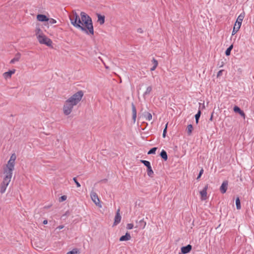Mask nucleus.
<instances>
[{"instance_id":"nucleus-1","label":"nucleus","mask_w":254,"mask_h":254,"mask_svg":"<svg viewBox=\"0 0 254 254\" xmlns=\"http://www.w3.org/2000/svg\"><path fill=\"white\" fill-rule=\"evenodd\" d=\"M71 24L79 29L87 35L94 34V28L91 18L84 12L80 13L79 16L76 13H73L70 16Z\"/></svg>"},{"instance_id":"nucleus-2","label":"nucleus","mask_w":254,"mask_h":254,"mask_svg":"<svg viewBox=\"0 0 254 254\" xmlns=\"http://www.w3.org/2000/svg\"><path fill=\"white\" fill-rule=\"evenodd\" d=\"M16 155L12 154L8 161L5 167L3 169L4 177L1 184L0 191L1 193L5 191L7 187L9 185L12 176V171L14 169Z\"/></svg>"},{"instance_id":"nucleus-3","label":"nucleus","mask_w":254,"mask_h":254,"mask_svg":"<svg viewBox=\"0 0 254 254\" xmlns=\"http://www.w3.org/2000/svg\"><path fill=\"white\" fill-rule=\"evenodd\" d=\"M83 96V92L79 91L66 100L63 107L64 114L65 115H69L71 113L73 107L80 101Z\"/></svg>"},{"instance_id":"nucleus-4","label":"nucleus","mask_w":254,"mask_h":254,"mask_svg":"<svg viewBox=\"0 0 254 254\" xmlns=\"http://www.w3.org/2000/svg\"><path fill=\"white\" fill-rule=\"evenodd\" d=\"M35 32L38 41L40 44L46 45L49 47L52 46V41L43 33L39 27H36Z\"/></svg>"},{"instance_id":"nucleus-5","label":"nucleus","mask_w":254,"mask_h":254,"mask_svg":"<svg viewBox=\"0 0 254 254\" xmlns=\"http://www.w3.org/2000/svg\"><path fill=\"white\" fill-rule=\"evenodd\" d=\"M90 197L95 204L100 208L102 207L97 194L94 191L90 192Z\"/></svg>"},{"instance_id":"nucleus-6","label":"nucleus","mask_w":254,"mask_h":254,"mask_svg":"<svg viewBox=\"0 0 254 254\" xmlns=\"http://www.w3.org/2000/svg\"><path fill=\"white\" fill-rule=\"evenodd\" d=\"M120 212V209H118L116 212V214L114 218V225H117L121 222L122 217Z\"/></svg>"},{"instance_id":"nucleus-7","label":"nucleus","mask_w":254,"mask_h":254,"mask_svg":"<svg viewBox=\"0 0 254 254\" xmlns=\"http://www.w3.org/2000/svg\"><path fill=\"white\" fill-rule=\"evenodd\" d=\"M37 19L40 22H46L48 21L49 18L47 17V16L44 14H38L37 15Z\"/></svg>"},{"instance_id":"nucleus-8","label":"nucleus","mask_w":254,"mask_h":254,"mask_svg":"<svg viewBox=\"0 0 254 254\" xmlns=\"http://www.w3.org/2000/svg\"><path fill=\"white\" fill-rule=\"evenodd\" d=\"M207 186H206L200 191L201 200H205L207 198Z\"/></svg>"},{"instance_id":"nucleus-9","label":"nucleus","mask_w":254,"mask_h":254,"mask_svg":"<svg viewBox=\"0 0 254 254\" xmlns=\"http://www.w3.org/2000/svg\"><path fill=\"white\" fill-rule=\"evenodd\" d=\"M191 250V246L188 245L187 246L183 247L181 248L182 253L186 254L189 253Z\"/></svg>"},{"instance_id":"nucleus-10","label":"nucleus","mask_w":254,"mask_h":254,"mask_svg":"<svg viewBox=\"0 0 254 254\" xmlns=\"http://www.w3.org/2000/svg\"><path fill=\"white\" fill-rule=\"evenodd\" d=\"M15 72V69H13L12 70H9L7 72H5L3 73V77L5 79L10 78L12 75V74H14Z\"/></svg>"},{"instance_id":"nucleus-11","label":"nucleus","mask_w":254,"mask_h":254,"mask_svg":"<svg viewBox=\"0 0 254 254\" xmlns=\"http://www.w3.org/2000/svg\"><path fill=\"white\" fill-rule=\"evenodd\" d=\"M228 187V182L227 181H224L222 184L220 190L221 192L222 193H224L226 192Z\"/></svg>"},{"instance_id":"nucleus-12","label":"nucleus","mask_w":254,"mask_h":254,"mask_svg":"<svg viewBox=\"0 0 254 254\" xmlns=\"http://www.w3.org/2000/svg\"><path fill=\"white\" fill-rule=\"evenodd\" d=\"M245 17V13H241L239 15V16L238 17L237 21L235 23L237 25H239V26H241L242 21L243 20V19Z\"/></svg>"},{"instance_id":"nucleus-13","label":"nucleus","mask_w":254,"mask_h":254,"mask_svg":"<svg viewBox=\"0 0 254 254\" xmlns=\"http://www.w3.org/2000/svg\"><path fill=\"white\" fill-rule=\"evenodd\" d=\"M21 58V54L19 53H17L15 55L13 59L10 61V64H13L16 62H18Z\"/></svg>"},{"instance_id":"nucleus-14","label":"nucleus","mask_w":254,"mask_h":254,"mask_svg":"<svg viewBox=\"0 0 254 254\" xmlns=\"http://www.w3.org/2000/svg\"><path fill=\"white\" fill-rule=\"evenodd\" d=\"M131 239V236L128 233H127L125 235L122 236L120 238V241H126L129 240Z\"/></svg>"},{"instance_id":"nucleus-15","label":"nucleus","mask_w":254,"mask_h":254,"mask_svg":"<svg viewBox=\"0 0 254 254\" xmlns=\"http://www.w3.org/2000/svg\"><path fill=\"white\" fill-rule=\"evenodd\" d=\"M137 224L136 227L140 228L141 229H144L146 226V222L143 219L140 220L139 222H137Z\"/></svg>"},{"instance_id":"nucleus-16","label":"nucleus","mask_w":254,"mask_h":254,"mask_svg":"<svg viewBox=\"0 0 254 254\" xmlns=\"http://www.w3.org/2000/svg\"><path fill=\"white\" fill-rule=\"evenodd\" d=\"M234 111L235 112L239 113L241 116L245 117V113L238 106H235L234 107Z\"/></svg>"},{"instance_id":"nucleus-17","label":"nucleus","mask_w":254,"mask_h":254,"mask_svg":"<svg viewBox=\"0 0 254 254\" xmlns=\"http://www.w3.org/2000/svg\"><path fill=\"white\" fill-rule=\"evenodd\" d=\"M98 17V22L101 24H103L105 22V16H102L100 14L97 15Z\"/></svg>"},{"instance_id":"nucleus-18","label":"nucleus","mask_w":254,"mask_h":254,"mask_svg":"<svg viewBox=\"0 0 254 254\" xmlns=\"http://www.w3.org/2000/svg\"><path fill=\"white\" fill-rule=\"evenodd\" d=\"M132 119L133 122H135L136 118V111L135 106L132 104Z\"/></svg>"},{"instance_id":"nucleus-19","label":"nucleus","mask_w":254,"mask_h":254,"mask_svg":"<svg viewBox=\"0 0 254 254\" xmlns=\"http://www.w3.org/2000/svg\"><path fill=\"white\" fill-rule=\"evenodd\" d=\"M152 61L153 64V65L150 68V70H151V71H153L156 69V68L157 67V66L158 65V62L155 59H153Z\"/></svg>"},{"instance_id":"nucleus-20","label":"nucleus","mask_w":254,"mask_h":254,"mask_svg":"<svg viewBox=\"0 0 254 254\" xmlns=\"http://www.w3.org/2000/svg\"><path fill=\"white\" fill-rule=\"evenodd\" d=\"M144 117L148 121H150L152 118L151 114L149 112H145L144 113Z\"/></svg>"},{"instance_id":"nucleus-21","label":"nucleus","mask_w":254,"mask_h":254,"mask_svg":"<svg viewBox=\"0 0 254 254\" xmlns=\"http://www.w3.org/2000/svg\"><path fill=\"white\" fill-rule=\"evenodd\" d=\"M240 27L241 26H239V25H238L236 24H235L232 31V35H235L239 31Z\"/></svg>"},{"instance_id":"nucleus-22","label":"nucleus","mask_w":254,"mask_h":254,"mask_svg":"<svg viewBox=\"0 0 254 254\" xmlns=\"http://www.w3.org/2000/svg\"><path fill=\"white\" fill-rule=\"evenodd\" d=\"M160 156L165 161L167 160L168 159L167 153L164 150H162V151L161 152Z\"/></svg>"},{"instance_id":"nucleus-23","label":"nucleus","mask_w":254,"mask_h":254,"mask_svg":"<svg viewBox=\"0 0 254 254\" xmlns=\"http://www.w3.org/2000/svg\"><path fill=\"white\" fill-rule=\"evenodd\" d=\"M151 91H152V87L151 86L147 87L146 91H145V92L143 94V97H145V96L149 94L150 93V92H151Z\"/></svg>"},{"instance_id":"nucleus-24","label":"nucleus","mask_w":254,"mask_h":254,"mask_svg":"<svg viewBox=\"0 0 254 254\" xmlns=\"http://www.w3.org/2000/svg\"><path fill=\"white\" fill-rule=\"evenodd\" d=\"M147 175L150 177H153V175L154 174V172L152 169V168H151V166L147 168Z\"/></svg>"},{"instance_id":"nucleus-25","label":"nucleus","mask_w":254,"mask_h":254,"mask_svg":"<svg viewBox=\"0 0 254 254\" xmlns=\"http://www.w3.org/2000/svg\"><path fill=\"white\" fill-rule=\"evenodd\" d=\"M236 207H237V209H241V202H240V200L239 197H237L236 199Z\"/></svg>"},{"instance_id":"nucleus-26","label":"nucleus","mask_w":254,"mask_h":254,"mask_svg":"<svg viewBox=\"0 0 254 254\" xmlns=\"http://www.w3.org/2000/svg\"><path fill=\"white\" fill-rule=\"evenodd\" d=\"M193 129V127L191 125H189L187 127V132L188 134L190 135L191 133L192 130Z\"/></svg>"},{"instance_id":"nucleus-27","label":"nucleus","mask_w":254,"mask_h":254,"mask_svg":"<svg viewBox=\"0 0 254 254\" xmlns=\"http://www.w3.org/2000/svg\"><path fill=\"white\" fill-rule=\"evenodd\" d=\"M233 45H231L225 51V54L226 56H229L230 55L231 51L233 49Z\"/></svg>"},{"instance_id":"nucleus-28","label":"nucleus","mask_w":254,"mask_h":254,"mask_svg":"<svg viewBox=\"0 0 254 254\" xmlns=\"http://www.w3.org/2000/svg\"><path fill=\"white\" fill-rule=\"evenodd\" d=\"M141 163H142L145 166H146L147 168L150 167L151 165L149 161L146 160H141Z\"/></svg>"},{"instance_id":"nucleus-29","label":"nucleus","mask_w":254,"mask_h":254,"mask_svg":"<svg viewBox=\"0 0 254 254\" xmlns=\"http://www.w3.org/2000/svg\"><path fill=\"white\" fill-rule=\"evenodd\" d=\"M200 114H201V112L200 110H199L197 112V113L195 115V121H196V123L197 124L198 122V120H199V118L200 116Z\"/></svg>"},{"instance_id":"nucleus-30","label":"nucleus","mask_w":254,"mask_h":254,"mask_svg":"<svg viewBox=\"0 0 254 254\" xmlns=\"http://www.w3.org/2000/svg\"><path fill=\"white\" fill-rule=\"evenodd\" d=\"M156 150H157V148L156 147H153V148H151L148 151V154H155Z\"/></svg>"},{"instance_id":"nucleus-31","label":"nucleus","mask_w":254,"mask_h":254,"mask_svg":"<svg viewBox=\"0 0 254 254\" xmlns=\"http://www.w3.org/2000/svg\"><path fill=\"white\" fill-rule=\"evenodd\" d=\"M48 22L50 24H54L57 23V21L53 18L49 19Z\"/></svg>"},{"instance_id":"nucleus-32","label":"nucleus","mask_w":254,"mask_h":254,"mask_svg":"<svg viewBox=\"0 0 254 254\" xmlns=\"http://www.w3.org/2000/svg\"><path fill=\"white\" fill-rule=\"evenodd\" d=\"M133 228V224L132 223H129L127 224V229H132Z\"/></svg>"},{"instance_id":"nucleus-33","label":"nucleus","mask_w":254,"mask_h":254,"mask_svg":"<svg viewBox=\"0 0 254 254\" xmlns=\"http://www.w3.org/2000/svg\"><path fill=\"white\" fill-rule=\"evenodd\" d=\"M167 125H166L165 128L163 130V137L164 138L166 136V133L167 132Z\"/></svg>"},{"instance_id":"nucleus-34","label":"nucleus","mask_w":254,"mask_h":254,"mask_svg":"<svg viewBox=\"0 0 254 254\" xmlns=\"http://www.w3.org/2000/svg\"><path fill=\"white\" fill-rule=\"evenodd\" d=\"M73 180L74 181V182L76 184L77 187H80L81 186L80 184L76 180V178H73Z\"/></svg>"},{"instance_id":"nucleus-35","label":"nucleus","mask_w":254,"mask_h":254,"mask_svg":"<svg viewBox=\"0 0 254 254\" xmlns=\"http://www.w3.org/2000/svg\"><path fill=\"white\" fill-rule=\"evenodd\" d=\"M203 173V170L202 169L199 172V173L197 177V179H199L201 177Z\"/></svg>"},{"instance_id":"nucleus-36","label":"nucleus","mask_w":254,"mask_h":254,"mask_svg":"<svg viewBox=\"0 0 254 254\" xmlns=\"http://www.w3.org/2000/svg\"><path fill=\"white\" fill-rule=\"evenodd\" d=\"M66 199V196L65 195H63V196H62L61 197H60V201H64Z\"/></svg>"},{"instance_id":"nucleus-37","label":"nucleus","mask_w":254,"mask_h":254,"mask_svg":"<svg viewBox=\"0 0 254 254\" xmlns=\"http://www.w3.org/2000/svg\"><path fill=\"white\" fill-rule=\"evenodd\" d=\"M66 254H78L76 251H71L68 252Z\"/></svg>"},{"instance_id":"nucleus-38","label":"nucleus","mask_w":254,"mask_h":254,"mask_svg":"<svg viewBox=\"0 0 254 254\" xmlns=\"http://www.w3.org/2000/svg\"><path fill=\"white\" fill-rule=\"evenodd\" d=\"M137 32L139 33H142L143 32V30L142 28H139L137 29Z\"/></svg>"},{"instance_id":"nucleus-39","label":"nucleus","mask_w":254,"mask_h":254,"mask_svg":"<svg viewBox=\"0 0 254 254\" xmlns=\"http://www.w3.org/2000/svg\"><path fill=\"white\" fill-rule=\"evenodd\" d=\"M222 72H223V70H221L219 71L217 73V76L218 77L221 76L222 75Z\"/></svg>"},{"instance_id":"nucleus-40","label":"nucleus","mask_w":254,"mask_h":254,"mask_svg":"<svg viewBox=\"0 0 254 254\" xmlns=\"http://www.w3.org/2000/svg\"><path fill=\"white\" fill-rule=\"evenodd\" d=\"M64 226L63 225H60L57 227V229L61 230V229H63L64 228Z\"/></svg>"},{"instance_id":"nucleus-41","label":"nucleus","mask_w":254,"mask_h":254,"mask_svg":"<svg viewBox=\"0 0 254 254\" xmlns=\"http://www.w3.org/2000/svg\"><path fill=\"white\" fill-rule=\"evenodd\" d=\"M43 223L45 225L47 224L48 223V221L47 220H45L43 221Z\"/></svg>"},{"instance_id":"nucleus-42","label":"nucleus","mask_w":254,"mask_h":254,"mask_svg":"<svg viewBox=\"0 0 254 254\" xmlns=\"http://www.w3.org/2000/svg\"><path fill=\"white\" fill-rule=\"evenodd\" d=\"M210 120L211 121L212 120V116H211V118H210Z\"/></svg>"}]
</instances>
